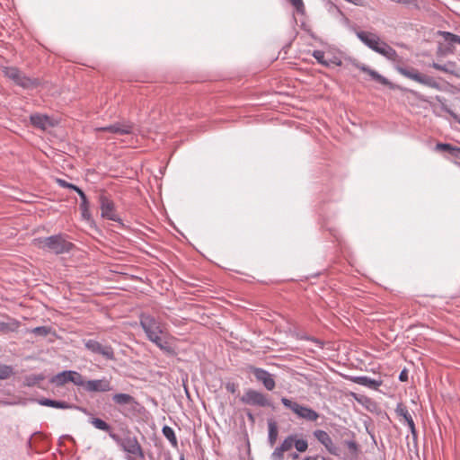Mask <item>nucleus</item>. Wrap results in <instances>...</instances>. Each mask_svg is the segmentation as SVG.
<instances>
[{
  "instance_id": "nucleus-50",
  "label": "nucleus",
  "mask_w": 460,
  "mask_h": 460,
  "mask_svg": "<svg viewBox=\"0 0 460 460\" xmlns=\"http://www.w3.org/2000/svg\"><path fill=\"white\" fill-rule=\"evenodd\" d=\"M179 460H185L184 456H183V455H181V456H180V459H179Z\"/></svg>"
},
{
  "instance_id": "nucleus-31",
  "label": "nucleus",
  "mask_w": 460,
  "mask_h": 460,
  "mask_svg": "<svg viewBox=\"0 0 460 460\" xmlns=\"http://www.w3.org/2000/svg\"><path fill=\"white\" fill-rule=\"evenodd\" d=\"M57 182H58V186H60L62 188L72 190L75 192H77L78 190L80 189L78 186H76L71 182H68L63 179H57Z\"/></svg>"
},
{
  "instance_id": "nucleus-30",
  "label": "nucleus",
  "mask_w": 460,
  "mask_h": 460,
  "mask_svg": "<svg viewBox=\"0 0 460 460\" xmlns=\"http://www.w3.org/2000/svg\"><path fill=\"white\" fill-rule=\"evenodd\" d=\"M295 448L298 451V452H305L307 447H308V443L305 439H303V438H298V439H296L294 438V445Z\"/></svg>"
},
{
  "instance_id": "nucleus-17",
  "label": "nucleus",
  "mask_w": 460,
  "mask_h": 460,
  "mask_svg": "<svg viewBox=\"0 0 460 460\" xmlns=\"http://www.w3.org/2000/svg\"><path fill=\"white\" fill-rule=\"evenodd\" d=\"M351 380L357 385L372 389H377L382 385L381 380L374 379L367 376H353Z\"/></svg>"
},
{
  "instance_id": "nucleus-11",
  "label": "nucleus",
  "mask_w": 460,
  "mask_h": 460,
  "mask_svg": "<svg viewBox=\"0 0 460 460\" xmlns=\"http://www.w3.org/2000/svg\"><path fill=\"white\" fill-rule=\"evenodd\" d=\"M114 389L111 384V378L102 376L100 379L87 380L85 390L87 393H107Z\"/></svg>"
},
{
  "instance_id": "nucleus-37",
  "label": "nucleus",
  "mask_w": 460,
  "mask_h": 460,
  "mask_svg": "<svg viewBox=\"0 0 460 460\" xmlns=\"http://www.w3.org/2000/svg\"><path fill=\"white\" fill-rule=\"evenodd\" d=\"M32 332L35 334V335H39V336H46L49 334V329L48 327H45V326H38V327H35L33 330H32Z\"/></svg>"
},
{
  "instance_id": "nucleus-42",
  "label": "nucleus",
  "mask_w": 460,
  "mask_h": 460,
  "mask_svg": "<svg viewBox=\"0 0 460 460\" xmlns=\"http://www.w3.org/2000/svg\"><path fill=\"white\" fill-rule=\"evenodd\" d=\"M406 424L409 427V429H411V434L413 436H415L416 435V429H415V424H414L413 419L411 418V420H409L406 422Z\"/></svg>"
},
{
  "instance_id": "nucleus-16",
  "label": "nucleus",
  "mask_w": 460,
  "mask_h": 460,
  "mask_svg": "<svg viewBox=\"0 0 460 460\" xmlns=\"http://www.w3.org/2000/svg\"><path fill=\"white\" fill-rule=\"evenodd\" d=\"M31 123L40 129H46L48 127L52 126L50 118L46 114L33 113L30 116Z\"/></svg>"
},
{
  "instance_id": "nucleus-54",
  "label": "nucleus",
  "mask_w": 460,
  "mask_h": 460,
  "mask_svg": "<svg viewBox=\"0 0 460 460\" xmlns=\"http://www.w3.org/2000/svg\"><path fill=\"white\" fill-rule=\"evenodd\" d=\"M171 460V459H170Z\"/></svg>"
},
{
  "instance_id": "nucleus-4",
  "label": "nucleus",
  "mask_w": 460,
  "mask_h": 460,
  "mask_svg": "<svg viewBox=\"0 0 460 460\" xmlns=\"http://www.w3.org/2000/svg\"><path fill=\"white\" fill-rule=\"evenodd\" d=\"M2 72L15 85L24 90H33L40 85V79L26 75L16 66H3Z\"/></svg>"
},
{
  "instance_id": "nucleus-47",
  "label": "nucleus",
  "mask_w": 460,
  "mask_h": 460,
  "mask_svg": "<svg viewBox=\"0 0 460 460\" xmlns=\"http://www.w3.org/2000/svg\"><path fill=\"white\" fill-rule=\"evenodd\" d=\"M247 417H248V419H249L251 421H252V422L254 421V416H253V414H252V412H250V411H249V412H247Z\"/></svg>"
},
{
  "instance_id": "nucleus-5",
  "label": "nucleus",
  "mask_w": 460,
  "mask_h": 460,
  "mask_svg": "<svg viewBox=\"0 0 460 460\" xmlns=\"http://www.w3.org/2000/svg\"><path fill=\"white\" fill-rule=\"evenodd\" d=\"M110 438L126 453L140 459L145 458L144 451L137 441V437L131 436L129 432L123 437L117 433H111Z\"/></svg>"
},
{
  "instance_id": "nucleus-8",
  "label": "nucleus",
  "mask_w": 460,
  "mask_h": 460,
  "mask_svg": "<svg viewBox=\"0 0 460 460\" xmlns=\"http://www.w3.org/2000/svg\"><path fill=\"white\" fill-rule=\"evenodd\" d=\"M98 201L100 204L101 217L102 218L117 222L121 226H124L122 219L117 214L115 204L111 199L105 194H101L98 197Z\"/></svg>"
},
{
  "instance_id": "nucleus-23",
  "label": "nucleus",
  "mask_w": 460,
  "mask_h": 460,
  "mask_svg": "<svg viewBox=\"0 0 460 460\" xmlns=\"http://www.w3.org/2000/svg\"><path fill=\"white\" fill-rule=\"evenodd\" d=\"M162 433L164 436V438L169 440V442L171 443V445L173 447H177L178 441H177V438H176L175 432L172 428H171L170 426L164 425L162 428Z\"/></svg>"
},
{
  "instance_id": "nucleus-48",
  "label": "nucleus",
  "mask_w": 460,
  "mask_h": 460,
  "mask_svg": "<svg viewBox=\"0 0 460 460\" xmlns=\"http://www.w3.org/2000/svg\"><path fill=\"white\" fill-rule=\"evenodd\" d=\"M290 456L292 459H297L299 457V455L295 452V453L290 454Z\"/></svg>"
},
{
  "instance_id": "nucleus-43",
  "label": "nucleus",
  "mask_w": 460,
  "mask_h": 460,
  "mask_svg": "<svg viewBox=\"0 0 460 460\" xmlns=\"http://www.w3.org/2000/svg\"><path fill=\"white\" fill-rule=\"evenodd\" d=\"M432 66L439 71L448 72L447 65H440L438 63H433Z\"/></svg>"
},
{
  "instance_id": "nucleus-49",
  "label": "nucleus",
  "mask_w": 460,
  "mask_h": 460,
  "mask_svg": "<svg viewBox=\"0 0 460 460\" xmlns=\"http://www.w3.org/2000/svg\"><path fill=\"white\" fill-rule=\"evenodd\" d=\"M315 459H316L315 456H306L303 460H315Z\"/></svg>"
},
{
  "instance_id": "nucleus-33",
  "label": "nucleus",
  "mask_w": 460,
  "mask_h": 460,
  "mask_svg": "<svg viewBox=\"0 0 460 460\" xmlns=\"http://www.w3.org/2000/svg\"><path fill=\"white\" fill-rule=\"evenodd\" d=\"M345 445L348 447L349 452L354 456H357L358 453V445L354 439L345 440Z\"/></svg>"
},
{
  "instance_id": "nucleus-34",
  "label": "nucleus",
  "mask_w": 460,
  "mask_h": 460,
  "mask_svg": "<svg viewBox=\"0 0 460 460\" xmlns=\"http://www.w3.org/2000/svg\"><path fill=\"white\" fill-rule=\"evenodd\" d=\"M80 211H81L82 218L84 221H86L88 223L93 222L92 214L90 212V207L80 208Z\"/></svg>"
},
{
  "instance_id": "nucleus-46",
  "label": "nucleus",
  "mask_w": 460,
  "mask_h": 460,
  "mask_svg": "<svg viewBox=\"0 0 460 460\" xmlns=\"http://www.w3.org/2000/svg\"><path fill=\"white\" fill-rule=\"evenodd\" d=\"M39 433H40L39 431H38V432H34V433L30 437V438L28 439V441H27V447H28L29 448H31V439H32V437H33L34 435H36V434H39Z\"/></svg>"
},
{
  "instance_id": "nucleus-1",
  "label": "nucleus",
  "mask_w": 460,
  "mask_h": 460,
  "mask_svg": "<svg viewBox=\"0 0 460 460\" xmlns=\"http://www.w3.org/2000/svg\"><path fill=\"white\" fill-rule=\"evenodd\" d=\"M356 36L369 49L392 62L394 68L400 75L430 88L436 90L441 89L440 84L434 77L421 74L413 67L402 66L400 65L402 58L396 50L387 42L381 40L377 33L367 31H357Z\"/></svg>"
},
{
  "instance_id": "nucleus-3",
  "label": "nucleus",
  "mask_w": 460,
  "mask_h": 460,
  "mask_svg": "<svg viewBox=\"0 0 460 460\" xmlns=\"http://www.w3.org/2000/svg\"><path fill=\"white\" fill-rule=\"evenodd\" d=\"M33 243L39 249L57 255L70 252L74 248V244L67 241L62 234L35 238Z\"/></svg>"
},
{
  "instance_id": "nucleus-40",
  "label": "nucleus",
  "mask_w": 460,
  "mask_h": 460,
  "mask_svg": "<svg viewBox=\"0 0 460 460\" xmlns=\"http://www.w3.org/2000/svg\"><path fill=\"white\" fill-rule=\"evenodd\" d=\"M14 331V328L10 325V323L0 321V332H8Z\"/></svg>"
},
{
  "instance_id": "nucleus-53",
  "label": "nucleus",
  "mask_w": 460,
  "mask_h": 460,
  "mask_svg": "<svg viewBox=\"0 0 460 460\" xmlns=\"http://www.w3.org/2000/svg\"><path fill=\"white\" fill-rule=\"evenodd\" d=\"M185 392H186L187 395L189 396V392H188L187 388H185Z\"/></svg>"
},
{
  "instance_id": "nucleus-41",
  "label": "nucleus",
  "mask_w": 460,
  "mask_h": 460,
  "mask_svg": "<svg viewBox=\"0 0 460 460\" xmlns=\"http://www.w3.org/2000/svg\"><path fill=\"white\" fill-rule=\"evenodd\" d=\"M399 380L401 382H406L408 380V370L403 368L399 374Z\"/></svg>"
},
{
  "instance_id": "nucleus-2",
  "label": "nucleus",
  "mask_w": 460,
  "mask_h": 460,
  "mask_svg": "<svg viewBox=\"0 0 460 460\" xmlns=\"http://www.w3.org/2000/svg\"><path fill=\"white\" fill-rule=\"evenodd\" d=\"M138 318L139 324L144 331L146 339L162 351L173 355L174 349L164 337L165 331L161 320L147 313H141Z\"/></svg>"
},
{
  "instance_id": "nucleus-24",
  "label": "nucleus",
  "mask_w": 460,
  "mask_h": 460,
  "mask_svg": "<svg viewBox=\"0 0 460 460\" xmlns=\"http://www.w3.org/2000/svg\"><path fill=\"white\" fill-rule=\"evenodd\" d=\"M438 34L443 38V40L448 43L451 46H455L456 44H460V36L454 34L449 31H439Z\"/></svg>"
},
{
  "instance_id": "nucleus-29",
  "label": "nucleus",
  "mask_w": 460,
  "mask_h": 460,
  "mask_svg": "<svg viewBox=\"0 0 460 460\" xmlns=\"http://www.w3.org/2000/svg\"><path fill=\"white\" fill-rule=\"evenodd\" d=\"M294 445V436L287 437L282 443L279 446L283 452L289 450Z\"/></svg>"
},
{
  "instance_id": "nucleus-35",
  "label": "nucleus",
  "mask_w": 460,
  "mask_h": 460,
  "mask_svg": "<svg viewBox=\"0 0 460 460\" xmlns=\"http://www.w3.org/2000/svg\"><path fill=\"white\" fill-rule=\"evenodd\" d=\"M81 199L80 207L79 208H84V207H90V202L84 193V191L80 188L78 191L76 192Z\"/></svg>"
},
{
  "instance_id": "nucleus-28",
  "label": "nucleus",
  "mask_w": 460,
  "mask_h": 460,
  "mask_svg": "<svg viewBox=\"0 0 460 460\" xmlns=\"http://www.w3.org/2000/svg\"><path fill=\"white\" fill-rule=\"evenodd\" d=\"M72 372L73 376H71L72 379L70 382L75 385L82 386L85 390L86 381L84 379L83 376L77 371L72 370Z\"/></svg>"
},
{
  "instance_id": "nucleus-21",
  "label": "nucleus",
  "mask_w": 460,
  "mask_h": 460,
  "mask_svg": "<svg viewBox=\"0 0 460 460\" xmlns=\"http://www.w3.org/2000/svg\"><path fill=\"white\" fill-rule=\"evenodd\" d=\"M268 429H269L268 442H269L270 446L272 447L276 443L277 438H278V434H279L278 425L274 420H272V419L268 420Z\"/></svg>"
},
{
  "instance_id": "nucleus-12",
  "label": "nucleus",
  "mask_w": 460,
  "mask_h": 460,
  "mask_svg": "<svg viewBox=\"0 0 460 460\" xmlns=\"http://www.w3.org/2000/svg\"><path fill=\"white\" fill-rule=\"evenodd\" d=\"M37 402L41 406L51 407L62 410H76L84 414H90V411L82 406H78L73 403H69L66 401H58L49 398H40L37 400Z\"/></svg>"
},
{
  "instance_id": "nucleus-52",
  "label": "nucleus",
  "mask_w": 460,
  "mask_h": 460,
  "mask_svg": "<svg viewBox=\"0 0 460 460\" xmlns=\"http://www.w3.org/2000/svg\"><path fill=\"white\" fill-rule=\"evenodd\" d=\"M128 460H134V458H133V457H131V456H128Z\"/></svg>"
},
{
  "instance_id": "nucleus-6",
  "label": "nucleus",
  "mask_w": 460,
  "mask_h": 460,
  "mask_svg": "<svg viewBox=\"0 0 460 460\" xmlns=\"http://www.w3.org/2000/svg\"><path fill=\"white\" fill-rule=\"evenodd\" d=\"M84 348L93 355L102 356L105 360L114 361L116 359L113 348L107 343H102L94 339L83 340Z\"/></svg>"
},
{
  "instance_id": "nucleus-38",
  "label": "nucleus",
  "mask_w": 460,
  "mask_h": 460,
  "mask_svg": "<svg viewBox=\"0 0 460 460\" xmlns=\"http://www.w3.org/2000/svg\"><path fill=\"white\" fill-rule=\"evenodd\" d=\"M326 63L328 65H324V66L326 67H330V66H341L342 62L340 58H336V57H332L330 58H326Z\"/></svg>"
},
{
  "instance_id": "nucleus-44",
  "label": "nucleus",
  "mask_w": 460,
  "mask_h": 460,
  "mask_svg": "<svg viewBox=\"0 0 460 460\" xmlns=\"http://www.w3.org/2000/svg\"><path fill=\"white\" fill-rule=\"evenodd\" d=\"M226 390H227L228 392H230V393H234V391H235V386H234V384H230V383H228V384L226 385Z\"/></svg>"
},
{
  "instance_id": "nucleus-9",
  "label": "nucleus",
  "mask_w": 460,
  "mask_h": 460,
  "mask_svg": "<svg viewBox=\"0 0 460 460\" xmlns=\"http://www.w3.org/2000/svg\"><path fill=\"white\" fill-rule=\"evenodd\" d=\"M241 402L252 406L271 407L274 409V405L268 395L254 389L246 390L241 397Z\"/></svg>"
},
{
  "instance_id": "nucleus-32",
  "label": "nucleus",
  "mask_w": 460,
  "mask_h": 460,
  "mask_svg": "<svg viewBox=\"0 0 460 460\" xmlns=\"http://www.w3.org/2000/svg\"><path fill=\"white\" fill-rule=\"evenodd\" d=\"M312 56L317 60V62L323 66L328 65L323 50H314Z\"/></svg>"
},
{
  "instance_id": "nucleus-7",
  "label": "nucleus",
  "mask_w": 460,
  "mask_h": 460,
  "mask_svg": "<svg viewBox=\"0 0 460 460\" xmlns=\"http://www.w3.org/2000/svg\"><path fill=\"white\" fill-rule=\"evenodd\" d=\"M280 401L281 403L287 409L292 411L300 419L308 421H315L319 418V414L317 413V411H315L312 408L299 404L296 401H293L287 397H282Z\"/></svg>"
},
{
  "instance_id": "nucleus-15",
  "label": "nucleus",
  "mask_w": 460,
  "mask_h": 460,
  "mask_svg": "<svg viewBox=\"0 0 460 460\" xmlns=\"http://www.w3.org/2000/svg\"><path fill=\"white\" fill-rule=\"evenodd\" d=\"M314 436L331 454H336L332 439L326 431L316 429L314 431Z\"/></svg>"
},
{
  "instance_id": "nucleus-20",
  "label": "nucleus",
  "mask_w": 460,
  "mask_h": 460,
  "mask_svg": "<svg viewBox=\"0 0 460 460\" xmlns=\"http://www.w3.org/2000/svg\"><path fill=\"white\" fill-rule=\"evenodd\" d=\"M435 150L438 152H447L453 157H460V147L452 146L448 143H438L435 146Z\"/></svg>"
},
{
  "instance_id": "nucleus-22",
  "label": "nucleus",
  "mask_w": 460,
  "mask_h": 460,
  "mask_svg": "<svg viewBox=\"0 0 460 460\" xmlns=\"http://www.w3.org/2000/svg\"><path fill=\"white\" fill-rule=\"evenodd\" d=\"M112 401L116 404H119V405H125V404H130V403L137 404L136 399L133 396H131L128 394H123V393L115 394L112 396Z\"/></svg>"
},
{
  "instance_id": "nucleus-36",
  "label": "nucleus",
  "mask_w": 460,
  "mask_h": 460,
  "mask_svg": "<svg viewBox=\"0 0 460 460\" xmlns=\"http://www.w3.org/2000/svg\"><path fill=\"white\" fill-rule=\"evenodd\" d=\"M290 4L296 8L297 13H304L305 5L302 0H288Z\"/></svg>"
},
{
  "instance_id": "nucleus-26",
  "label": "nucleus",
  "mask_w": 460,
  "mask_h": 460,
  "mask_svg": "<svg viewBox=\"0 0 460 460\" xmlns=\"http://www.w3.org/2000/svg\"><path fill=\"white\" fill-rule=\"evenodd\" d=\"M395 412L397 413L398 416L402 417L404 419L405 422H407L409 420H411L412 418L411 415L410 414L407 407L402 402L397 404Z\"/></svg>"
},
{
  "instance_id": "nucleus-51",
  "label": "nucleus",
  "mask_w": 460,
  "mask_h": 460,
  "mask_svg": "<svg viewBox=\"0 0 460 460\" xmlns=\"http://www.w3.org/2000/svg\"><path fill=\"white\" fill-rule=\"evenodd\" d=\"M323 460H332V459L329 457H323Z\"/></svg>"
},
{
  "instance_id": "nucleus-39",
  "label": "nucleus",
  "mask_w": 460,
  "mask_h": 460,
  "mask_svg": "<svg viewBox=\"0 0 460 460\" xmlns=\"http://www.w3.org/2000/svg\"><path fill=\"white\" fill-rule=\"evenodd\" d=\"M283 453L280 447H277L270 456L271 460H283Z\"/></svg>"
},
{
  "instance_id": "nucleus-45",
  "label": "nucleus",
  "mask_w": 460,
  "mask_h": 460,
  "mask_svg": "<svg viewBox=\"0 0 460 460\" xmlns=\"http://www.w3.org/2000/svg\"><path fill=\"white\" fill-rule=\"evenodd\" d=\"M62 439H70V440L74 441L73 437H72V436H70V435H67V434H66V435H62V436L59 438V440H62Z\"/></svg>"
},
{
  "instance_id": "nucleus-14",
  "label": "nucleus",
  "mask_w": 460,
  "mask_h": 460,
  "mask_svg": "<svg viewBox=\"0 0 460 460\" xmlns=\"http://www.w3.org/2000/svg\"><path fill=\"white\" fill-rule=\"evenodd\" d=\"M356 66L364 73L369 75V76L376 83L387 86L391 90H395L397 86L390 82L386 77L379 74L377 71L370 68L365 64H357Z\"/></svg>"
},
{
  "instance_id": "nucleus-10",
  "label": "nucleus",
  "mask_w": 460,
  "mask_h": 460,
  "mask_svg": "<svg viewBox=\"0 0 460 460\" xmlns=\"http://www.w3.org/2000/svg\"><path fill=\"white\" fill-rule=\"evenodd\" d=\"M134 123L128 119H121L105 127L98 128V131L111 132L115 135L124 136L133 133Z\"/></svg>"
},
{
  "instance_id": "nucleus-25",
  "label": "nucleus",
  "mask_w": 460,
  "mask_h": 460,
  "mask_svg": "<svg viewBox=\"0 0 460 460\" xmlns=\"http://www.w3.org/2000/svg\"><path fill=\"white\" fill-rule=\"evenodd\" d=\"M45 376L44 375L42 374H39V375H29V376H26L25 378H24V385L26 386H34L35 385H37L39 382L44 380Z\"/></svg>"
},
{
  "instance_id": "nucleus-27",
  "label": "nucleus",
  "mask_w": 460,
  "mask_h": 460,
  "mask_svg": "<svg viewBox=\"0 0 460 460\" xmlns=\"http://www.w3.org/2000/svg\"><path fill=\"white\" fill-rule=\"evenodd\" d=\"M14 374L11 366L0 364V380H5Z\"/></svg>"
},
{
  "instance_id": "nucleus-13",
  "label": "nucleus",
  "mask_w": 460,
  "mask_h": 460,
  "mask_svg": "<svg viewBox=\"0 0 460 460\" xmlns=\"http://www.w3.org/2000/svg\"><path fill=\"white\" fill-rule=\"evenodd\" d=\"M251 372L256 380L263 385L268 391H272L276 386L273 376L264 368L252 367Z\"/></svg>"
},
{
  "instance_id": "nucleus-18",
  "label": "nucleus",
  "mask_w": 460,
  "mask_h": 460,
  "mask_svg": "<svg viewBox=\"0 0 460 460\" xmlns=\"http://www.w3.org/2000/svg\"><path fill=\"white\" fill-rule=\"evenodd\" d=\"M86 415L89 416L88 422L91 423L95 429L107 432L109 436L111 433H114L112 431L111 426L102 419L94 417L91 412L90 414Z\"/></svg>"
},
{
  "instance_id": "nucleus-19",
  "label": "nucleus",
  "mask_w": 460,
  "mask_h": 460,
  "mask_svg": "<svg viewBox=\"0 0 460 460\" xmlns=\"http://www.w3.org/2000/svg\"><path fill=\"white\" fill-rule=\"evenodd\" d=\"M71 376H73L72 370H63L53 376L49 379V383L55 385L56 386H62L71 381Z\"/></svg>"
}]
</instances>
